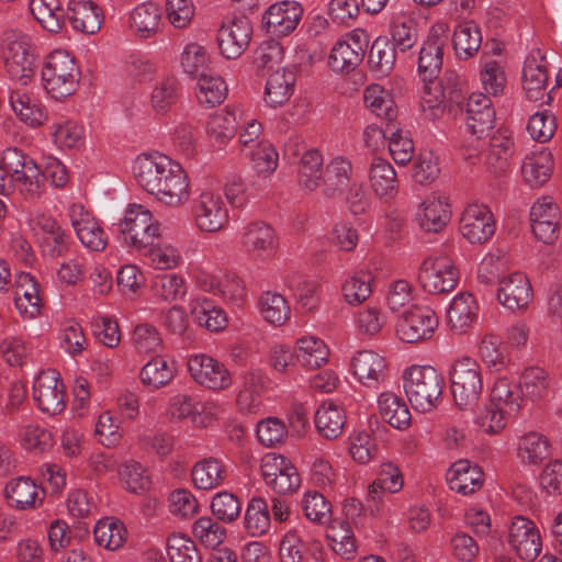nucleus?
<instances>
[{
	"label": "nucleus",
	"mask_w": 562,
	"mask_h": 562,
	"mask_svg": "<svg viewBox=\"0 0 562 562\" xmlns=\"http://www.w3.org/2000/svg\"><path fill=\"white\" fill-rule=\"evenodd\" d=\"M133 172L138 186L166 205L177 206L189 199L186 171L166 155L138 156Z\"/></svg>",
	"instance_id": "f257e3e1"
},
{
	"label": "nucleus",
	"mask_w": 562,
	"mask_h": 562,
	"mask_svg": "<svg viewBox=\"0 0 562 562\" xmlns=\"http://www.w3.org/2000/svg\"><path fill=\"white\" fill-rule=\"evenodd\" d=\"M404 390L416 411L430 412L437 406L445 384L441 373L430 366H412L405 370Z\"/></svg>",
	"instance_id": "f03ea898"
},
{
	"label": "nucleus",
	"mask_w": 562,
	"mask_h": 562,
	"mask_svg": "<svg viewBox=\"0 0 562 562\" xmlns=\"http://www.w3.org/2000/svg\"><path fill=\"white\" fill-rule=\"evenodd\" d=\"M42 79L47 93L55 100H63L77 91L80 69L68 52L56 49L46 57Z\"/></svg>",
	"instance_id": "7ed1b4c3"
},
{
	"label": "nucleus",
	"mask_w": 562,
	"mask_h": 562,
	"mask_svg": "<svg viewBox=\"0 0 562 562\" xmlns=\"http://www.w3.org/2000/svg\"><path fill=\"white\" fill-rule=\"evenodd\" d=\"M464 100V85L457 71L448 69L441 78L424 83L420 105L424 112L429 111L430 117L436 119L447 106L450 112L454 108L462 112Z\"/></svg>",
	"instance_id": "20e7f679"
},
{
	"label": "nucleus",
	"mask_w": 562,
	"mask_h": 562,
	"mask_svg": "<svg viewBox=\"0 0 562 562\" xmlns=\"http://www.w3.org/2000/svg\"><path fill=\"white\" fill-rule=\"evenodd\" d=\"M449 381L458 408L473 411L483 390L481 366L470 357L457 359L449 371Z\"/></svg>",
	"instance_id": "39448f33"
},
{
	"label": "nucleus",
	"mask_w": 562,
	"mask_h": 562,
	"mask_svg": "<svg viewBox=\"0 0 562 562\" xmlns=\"http://www.w3.org/2000/svg\"><path fill=\"white\" fill-rule=\"evenodd\" d=\"M160 224L153 220V214L142 205H133L119 223V237L122 241L135 249H146L155 245L160 236Z\"/></svg>",
	"instance_id": "423d86ee"
},
{
	"label": "nucleus",
	"mask_w": 562,
	"mask_h": 562,
	"mask_svg": "<svg viewBox=\"0 0 562 562\" xmlns=\"http://www.w3.org/2000/svg\"><path fill=\"white\" fill-rule=\"evenodd\" d=\"M439 325L436 312L428 306L413 305L396 323L397 337L408 344L430 339Z\"/></svg>",
	"instance_id": "0eeeda50"
},
{
	"label": "nucleus",
	"mask_w": 562,
	"mask_h": 562,
	"mask_svg": "<svg viewBox=\"0 0 562 562\" xmlns=\"http://www.w3.org/2000/svg\"><path fill=\"white\" fill-rule=\"evenodd\" d=\"M418 281L430 294L447 293L457 286L459 270L448 257L427 258L419 268Z\"/></svg>",
	"instance_id": "6e6552de"
},
{
	"label": "nucleus",
	"mask_w": 562,
	"mask_h": 562,
	"mask_svg": "<svg viewBox=\"0 0 562 562\" xmlns=\"http://www.w3.org/2000/svg\"><path fill=\"white\" fill-rule=\"evenodd\" d=\"M448 31L449 27L446 23H436L430 27L429 34L423 43L417 71L424 83L437 79L441 71Z\"/></svg>",
	"instance_id": "1a4fd4ad"
},
{
	"label": "nucleus",
	"mask_w": 562,
	"mask_h": 562,
	"mask_svg": "<svg viewBox=\"0 0 562 562\" xmlns=\"http://www.w3.org/2000/svg\"><path fill=\"white\" fill-rule=\"evenodd\" d=\"M252 35V25L245 13H234L223 22L217 33L221 54L227 59L239 57L248 47Z\"/></svg>",
	"instance_id": "9d476101"
},
{
	"label": "nucleus",
	"mask_w": 562,
	"mask_h": 562,
	"mask_svg": "<svg viewBox=\"0 0 562 562\" xmlns=\"http://www.w3.org/2000/svg\"><path fill=\"white\" fill-rule=\"evenodd\" d=\"M303 7L295 0H283L271 4L262 15V27L271 37L291 34L300 23Z\"/></svg>",
	"instance_id": "9b49d317"
},
{
	"label": "nucleus",
	"mask_w": 562,
	"mask_h": 562,
	"mask_svg": "<svg viewBox=\"0 0 562 562\" xmlns=\"http://www.w3.org/2000/svg\"><path fill=\"white\" fill-rule=\"evenodd\" d=\"M496 223L490 207L484 204H469L460 218V232L471 244H485L495 234Z\"/></svg>",
	"instance_id": "f8f14e48"
},
{
	"label": "nucleus",
	"mask_w": 562,
	"mask_h": 562,
	"mask_svg": "<svg viewBox=\"0 0 562 562\" xmlns=\"http://www.w3.org/2000/svg\"><path fill=\"white\" fill-rule=\"evenodd\" d=\"M188 370L195 382L211 390H223L232 383V378L226 367L206 355L190 357Z\"/></svg>",
	"instance_id": "ddd939ff"
},
{
	"label": "nucleus",
	"mask_w": 562,
	"mask_h": 562,
	"mask_svg": "<svg viewBox=\"0 0 562 562\" xmlns=\"http://www.w3.org/2000/svg\"><path fill=\"white\" fill-rule=\"evenodd\" d=\"M33 397L44 413L56 415L64 411V384L55 371L38 374L33 385Z\"/></svg>",
	"instance_id": "4468645a"
},
{
	"label": "nucleus",
	"mask_w": 562,
	"mask_h": 562,
	"mask_svg": "<svg viewBox=\"0 0 562 562\" xmlns=\"http://www.w3.org/2000/svg\"><path fill=\"white\" fill-rule=\"evenodd\" d=\"M508 541L517 555L522 560L532 561L541 551V537L533 521L517 516L510 527Z\"/></svg>",
	"instance_id": "2eb2a0df"
},
{
	"label": "nucleus",
	"mask_w": 562,
	"mask_h": 562,
	"mask_svg": "<svg viewBox=\"0 0 562 562\" xmlns=\"http://www.w3.org/2000/svg\"><path fill=\"white\" fill-rule=\"evenodd\" d=\"M70 218L75 232L85 247L92 251H102L108 245V235L98 220L85 211L83 205L70 206Z\"/></svg>",
	"instance_id": "dca6fc26"
},
{
	"label": "nucleus",
	"mask_w": 562,
	"mask_h": 562,
	"mask_svg": "<svg viewBox=\"0 0 562 562\" xmlns=\"http://www.w3.org/2000/svg\"><path fill=\"white\" fill-rule=\"evenodd\" d=\"M196 225L201 231L213 233L222 229L228 221V213L220 195L203 192L194 204Z\"/></svg>",
	"instance_id": "f3484780"
},
{
	"label": "nucleus",
	"mask_w": 562,
	"mask_h": 562,
	"mask_svg": "<svg viewBox=\"0 0 562 562\" xmlns=\"http://www.w3.org/2000/svg\"><path fill=\"white\" fill-rule=\"evenodd\" d=\"M35 56L30 47L22 41H12L8 44L4 55V66L12 80L27 85L35 74Z\"/></svg>",
	"instance_id": "a211bd4d"
},
{
	"label": "nucleus",
	"mask_w": 562,
	"mask_h": 562,
	"mask_svg": "<svg viewBox=\"0 0 562 562\" xmlns=\"http://www.w3.org/2000/svg\"><path fill=\"white\" fill-rule=\"evenodd\" d=\"M549 74L546 65L539 64L535 57L527 58L522 68V87L530 101L550 104L553 100L552 90L547 92Z\"/></svg>",
	"instance_id": "6ab92c4d"
},
{
	"label": "nucleus",
	"mask_w": 562,
	"mask_h": 562,
	"mask_svg": "<svg viewBox=\"0 0 562 562\" xmlns=\"http://www.w3.org/2000/svg\"><path fill=\"white\" fill-rule=\"evenodd\" d=\"M501 304L509 310H522L532 299V288L529 279L521 272L512 273L502 281L497 292Z\"/></svg>",
	"instance_id": "aec40b11"
},
{
	"label": "nucleus",
	"mask_w": 562,
	"mask_h": 562,
	"mask_svg": "<svg viewBox=\"0 0 562 562\" xmlns=\"http://www.w3.org/2000/svg\"><path fill=\"white\" fill-rule=\"evenodd\" d=\"M66 18L72 27L85 34H94L103 23V12L91 0H70Z\"/></svg>",
	"instance_id": "412c9836"
},
{
	"label": "nucleus",
	"mask_w": 562,
	"mask_h": 562,
	"mask_svg": "<svg viewBox=\"0 0 562 562\" xmlns=\"http://www.w3.org/2000/svg\"><path fill=\"white\" fill-rule=\"evenodd\" d=\"M366 49L359 36L338 41L331 49L328 65L336 72L349 74L364 57Z\"/></svg>",
	"instance_id": "4be33fe9"
},
{
	"label": "nucleus",
	"mask_w": 562,
	"mask_h": 562,
	"mask_svg": "<svg viewBox=\"0 0 562 562\" xmlns=\"http://www.w3.org/2000/svg\"><path fill=\"white\" fill-rule=\"evenodd\" d=\"M296 82L295 67L276 69L269 75L265 88V101L271 108L282 106L293 94Z\"/></svg>",
	"instance_id": "5701e85b"
},
{
	"label": "nucleus",
	"mask_w": 562,
	"mask_h": 562,
	"mask_svg": "<svg viewBox=\"0 0 562 562\" xmlns=\"http://www.w3.org/2000/svg\"><path fill=\"white\" fill-rule=\"evenodd\" d=\"M484 473L476 464L469 460L454 462L448 471L450 488L463 495H470L479 491L483 485Z\"/></svg>",
	"instance_id": "b1692460"
},
{
	"label": "nucleus",
	"mask_w": 562,
	"mask_h": 562,
	"mask_svg": "<svg viewBox=\"0 0 562 562\" xmlns=\"http://www.w3.org/2000/svg\"><path fill=\"white\" fill-rule=\"evenodd\" d=\"M552 154L542 149L527 156L521 166V175L530 188H539L549 181L553 172Z\"/></svg>",
	"instance_id": "393cba45"
},
{
	"label": "nucleus",
	"mask_w": 562,
	"mask_h": 562,
	"mask_svg": "<svg viewBox=\"0 0 562 562\" xmlns=\"http://www.w3.org/2000/svg\"><path fill=\"white\" fill-rule=\"evenodd\" d=\"M353 374L364 385L384 380L386 362L383 357L372 350L358 351L351 360Z\"/></svg>",
	"instance_id": "a878e982"
},
{
	"label": "nucleus",
	"mask_w": 562,
	"mask_h": 562,
	"mask_svg": "<svg viewBox=\"0 0 562 562\" xmlns=\"http://www.w3.org/2000/svg\"><path fill=\"white\" fill-rule=\"evenodd\" d=\"M395 61V43L387 36H378L373 41L368 54L370 71L379 78L387 77L393 71Z\"/></svg>",
	"instance_id": "bb28decb"
},
{
	"label": "nucleus",
	"mask_w": 562,
	"mask_h": 562,
	"mask_svg": "<svg viewBox=\"0 0 562 562\" xmlns=\"http://www.w3.org/2000/svg\"><path fill=\"white\" fill-rule=\"evenodd\" d=\"M375 194L385 200L395 198L398 192V180L393 166L383 158H374L369 176Z\"/></svg>",
	"instance_id": "cd10ccee"
},
{
	"label": "nucleus",
	"mask_w": 562,
	"mask_h": 562,
	"mask_svg": "<svg viewBox=\"0 0 562 562\" xmlns=\"http://www.w3.org/2000/svg\"><path fill=\"white\" fill-rule=\"evenodd\" d=\"M352 165L344 157L334 158L322 175L323 192L328 198L340 195L350 182Z\"/></svg>",
	"instance_id": "c85d7f7f"
},
{
	"label": "nucleus",
	"mask_w": 562,
	"mask_h": 562,
	"mask_svg": "<svg viewBox=\"0 0 562 562\" xmlns=\"http://www.w3.org/2000/svg\"><path fill=\"white\" fill-rule=\"evenodd\" d=\"M30 11L41 26L50 33H59L65 25L66 13L60 0H31Z\"/></svg>",
	"instance_id": "c756f323"
},
{
	"label": "nucleus",
	"mask_w": 562,
	"mask_h": 562,
	"mask_svg": "<svg viewBox=\"0 0 562 562\" xmlns=\"http://www.w3.org/2000/svg\"><path fill=\"white\" fill-rule=\"evenodd\" d=\"M420 228L428 233H439L450 220L448 204L440 198H427L416 217Z\"/></svg>",
	"instance_id": "7c9ffc66"
},
{
	"label": "nucleus",
	"mask_w": 562,
	"mask_h": 562,
	"mask_svg": "<svg viewBox=\"0 0 562 562\" xmlns=\"http://www.w3.org/2000/svg\"><path fill=\"white\" fill-rule=\"evenodd\" d=\"M514 154V142L502 132L495 133L490 139V151L486 157L487 169L494 176H501L509 169V159Z\"/></svg>",
	"instance_id": "2f4dec72"
},
{
	"label": "nucleus",
	"mask_w": 562,
	"mask_h": 562,
	"mask_svg": "<svg viewBox=\"0 0 562 562\" xmlns=\"http://www.w3.org/2000/svg\"><path fill=\"white\" fill-rule=\"evenodd\" d=\"M190 314L193 321L210 331H220L227 326L225 312L206 297H199L191 303Z\"/></svg>",
	"instance_id": "473e14b6"
},
{
	"label": "nucleus",
	"mask_w": 562,
	"mask_h": 562,
	"mask_svg": "<svg viewBox=\"0 0 562 562\" xmlns=\"http://www.w3.org/2000/svg\"><path fill=\"white\" fill-rule=\"evenodd\" d=\"M346 415L334 402H325L315 413V426L326 439H336L342 431Z\"/></svg>",
	"instance_id": "72a5a7b5"
},
{
	"label": "nucleus",
	"mask_w": 562,
	"mask_h": 562,
	"mask_svg": "<svg viewBox=\"0 0 562 562\" xmlns=\"http://www.w3.org/2000/svg\"><path fill=\"white\" fill-rule=\"evenodd\" d=\"M380 414L384 422L396 429L411 425V413L406 403L392 392H384L379 397Z\"/></svg>",
	"instance_id": "f704fd0d"
},
{
	"label": "nucleus",
	"mask_w": 562,
	"mask_h": 562,
	"mask_svg": "<svg viewBox=\"0 0 562 562\" xmlns=\"http://www.w3.org/2000/svg\"><path fill=\"white\" fill-rule=\"evenodd\" d=\"M93 536L99 546L108 550H117L126 542L127 529L120 519L105 517L94 526Z\"/></svg>",
	"instance_id": "c9c22d12"
},
{
	"label": "nucleus",
	"mask_w": 562,
	"mask_h": 562,
	"mask_svg": "<svg viewBox=\"0 0 562 562\" xmlns=\"http://www.w3.org/2000/svg\"><path fill=\"white\" fill-rule=\"evenodd\" d=\"M482 35L480 27L473 21L460 23L452 35V46L459 58L468 59L480 48Z\"/></svg>",
	"instance_id": "e433bc0d"
},
{
	"label": "nucleus",
	"mask_w": 562,
	"mask_h": 562,
	"mask_svg": "<svg viewBox=\"0 0 562 562\" xmlns=\"http://www.w3.org/2000/svg\"><path fill=\"white\" fill-rule=\"evenodd\" d=\"M16 183L20 192L27 200H36L43 194V179L41 178V167L37 166L35 160L31 165L20 168L16 173L13 172L8 178V186L13 188Z\"/></svg>",
	"instance_id": "4c0bfd02"
},
{
	"label": "nucleus",
	"mask_w": 562,
	"mask_h": 562,
	"mask_svg": "<svg viewBox=\"0 0 562 562\" xmlns=\"http://www.w3.org/2000/svg\"><path fill=\"white\" fill-rule=\"evenodd\" d=\"M477 317V304L471 293H461L451 303L448 310V319L451 328L463 333Z\"/></svg>",
	"instance_id": "58836bf2"
},
{
	"label": "nucleus",
	"mask_w": 562,
	"mask_h": 562,
	"mask_svg": "<svg viewBox=\"0 0 562 562\" xmlns=\"http://www.w3.org/2000/svg\"><path fill=\"white\" fill-rule=\"evenodd\" d=\"M329 349L323 340L315 337H303L295 347V361L307 369H317L328 361Z\"/></svg>",
	"instance_id": "ea45409f"
},
{
	"label": "nucleus",
	"mask_w": 562,
	"mask_h": 562,
	"mask_svg": "<svg viewBox=\"0 0 562 562\" xmlns=\"http://www.w3.org/2000/svg\"><path fill=\"white\" fill-rule=\"evenodd\" d=\"M36 225L46 234L44 247L52 257H60L69 250V236L61 226L52 217L38 216Z\"/></svg>",
	"instance_id": "a19ab883"
},
{
	"label": "nucleus",
	"mask_w": 562,
	"mask_h": 562,
	"mask_svg": "<svg viewBox=\"0 0 562 562\" xmlns=\"http://www.w3.org/2000/svg\"><path fill=\"white\" fill-rule=\"evenodd\" d=\"M175 374V362H168L164 357L157 356L142 368L139 376L144 385L159 389L167 385Z\"/></svg>",
	"instance_id": "79ce46f5"
},
{
	"label": "nucleus",
	"mask_w": 562,
	"mask_h": 562,
	"mask_svg": "<svg viewBox=\"0 0 562 562\" xmlns=\"http://www.w3.org/2000/svg\"><path fill=\"white\" fill-rule=\"evenodd\" d=\"M224 467L215 458H206L194 464L192 482L199 490H212L224 481Z\"/></svg>",
	"instance_id": "37998d69"
},
{
	"label": "nucleus",
	"mask_w": 562,
	"mask_h": 562,
	"mask_svg": "<svg viewBox=\"0 0 562 562\" xmlns=\"http://www.w3.org/2000/svg\"><path fill=\"white\" fill-rule=\"evenodd\" d=\"M4 496L11 507L25 509L34 507L37 496L36 484L29 477H19L4 487Z\"/></svg>",
	"instance_id": "c03bdc74"
},
{
	"label": "nucleus",
	"mask_w": 562,
	"mask_h": 562,
	"mask_svg": "<svg viewBox=\"0 0 562 562\" xmlns=\"http://www.w3.org/2000/svg\"><path fill=\"white\" fill-rule=\"evenodd\" d=\"M158 4L148 1L137 5L131 13V27L142 37L156 33L160 21Z\"/></svg>",
	"instance_id": "a18cd8bd"
},
{
	"label": "nucleus",
	"mask_w": 562,
	"mask_h": 562,
	"mask_svg": "<svg viewBox=\"0 0 562 562\" xmlns=\"http://www.w3.org/2000/svg\"><path fill=\"white\" fill-rule=\"evenodd\" d=\"M241 243L248 251L273 250L277 247L274 229L263 222H254L246 228Z\"/></svg>",
	"instance_id": "49530a36"
},
{
	"label": "nucleus",
	"mask_w": 562,
	"mask_h": 562,
	"mask_svg": "<svg viewBox=\"0 0 562 562\" xmlns=\"http://www.w3.org/2000/svg\"><path fill=\"white\" fill-rule=\"evenodd\" d=\"M195 79L199 80L198 99L201 103L215 106L224 101L227 94V86L224 79L215 74L213 68Z\"/></svg>",
	"instance_id": "de8ad7c7"
},
{
	"label": "nucleus",
	"mask_w": 562,
	"mask_h": 562,
	"mask_svg": "<svg viewBox=\"0 0 562 562\" xmlns=\"http://www.w3.org/2000/svg\"><path fill=\"white\" fill-rule=\"evenodd\" d=\"M327 539L331 549L346 560H352L356 554V539L349 528V524L344 520H333L329 526Z\"/></svg>",
	"instance_id": "09e8293b"
},
{
	"label": "nucleus",
	"mask_w": 562,
	"mask_h": 562,
	"mask_svg": "<svg viewBox=\"0 0 562 562\" xmlns=\"http://www.w3.org/2000/svg\"><path fill=\"white\" fill-rule=\"evenodd\" d=\"M270 527V513L267 502L259 496L250 499L245 513V529L251 537L265 535Z\"/></svg>",
	"instance_id": "8fccbe9b"
},
{
	"label": "nucleus",
	"mask_w": 562,
	"mask_h": 562,
	"mask_svg": "<svg viewBox=\"0 0 562 562\" xmlns=\"http://www.w3.org/2000/svg\"><path fill=\"white\" fill-rule=\"evenodd\" d=\"M383 139L389 140V150L396 164L405 166L412 160L414 155L413 139L403 135L400 126L391 124L389 127H384Z\"/></svg>",
	"instance_id": "3c124183"
},
{
	"label": "nucleus",
	"mask_w": 562,
	"mask_h": 562,
	"mask_svg": "<svg viewBox=\"0 0 562 562\" xmlns=\"http://www.w3.org/2000/svg\"><path fill=\"white\" fill-rule=\"evenodd\" d=\"M288 286L293 291L299 307L304 312H313L319 304L317 290L319 284L316 281L307 280L299 274L290 276L286 280Z\"/></svg>",
	"instance_id": "603ef678"
},
{
	"label": "nucleus",
	"mask_w": 562,
	"mask_h": 562,
	"mask_svg": "<svg viewBox=\"0 0 562 562\" xmlns=\"http://www.w3.org/2000/svg\"><path fill=\"white\" fill-rule=\"evenodd\" d=\"M10 104L16 116L30 126H40L46 120L42 105L32 102L25 93L12 91L10 93Z\"/></svg>",
	"instance_id": "864d4df0"
},
{
	"label": "nucleus",
	"mask_w": 562,
	"mask_h": 562,
	"mask_svg": "<svg viewBox=\"0 0 562 562\" xmlns=\"http://www.w3.org/2000/svg\"><path fill=\"white\" fill-rule=\"evenodd\" d=\"M181 67L193 79L203 76L204 72L213 68L205 47L196 43H190L186 46L181 55Z\"/></svg>",
	"instance_id": "5fc2aeb1"
},
{
	"label": "nucleus",
	"mask_w": 562,
	"mask_h": 562,
	"mask_svg": "<svg viewBox=\"0 0 562 562\" xmlns=\"http://www.w3.org/2000/svg\"><path fill=\"white\" fill-rule=\"evenodd\" d=\"M323 156L317 149L306 150L301 158V166L299 169L300 184L310 191H313L319 186L322 171Z\"/></svg>",
	"instance_id": "6e6d98bb"
},
{
	"label": "nucleus",
	"mask_w": 562,
	"mask_h": 562,
	"mask_svg": "<svg viewBox=\"0 0 562 562\" xmlns=\"http://www.w3.org/2000/svg\"><path fill=\"white\" fill-rule=\"evenodd\" d=\"M390 38L395 48L404 53L412 49L418 41V22L409 16H398L392 22Z\"/></svg>",
	"instance_id": "4d7b16f0"
},
{
	"label": "nucleus",
	"mask_w": 562,
	"mask_h": 562,
	"mask_svg": "<svg viewBox=\"0 0 562 562\" xmlns=\"http://www.w3.org/2000/svg\"><path fill=\"white\" fill-rule=\"evenodd\" d=\"M167 553L170 562H202V555L195 542L181 533H172L168 538Z\"/></svg>",
	"instance_id": "13d9d810"
},
{
	"label": "nucleus",
	"mask_w": 562,
	"mask_h": 562,
	"mask_svg": "<svg viewBox=\"0 0 562 562\" xmlns=\"http://www.w3.org/2000/svg\"><path fill=\"white\" fill-rule=\"evenodd\" d=\"M260 310L267 322L272 325H283L290 316V306L283 295L265 292L260 297Z\"/></svg>",
	"instance_id": "bf43d9fd"
},
{
	"label": "nucleus",
	"mask_w": 562,
	"mask_h": 562,
	"mask_svg": "<svg viewBox=\"0 0 562 562\" xmlns=\"http://www.w3.org/2000/svg\"><path fill=\"white\" fill-rule=\"evenodd\" d=\"M237 131L236 119L233 113L213 114L206 124V133L214 144L220 147L232 139Z\"/></svg>",
	"instance_id": "052dcab7"
},
{
	"label": "nucleus",
	"mask_w": 562,
	"mask_h": 562,
	"mask_svg": "<svg viewBox=\"0 0 562 562\" xmlns=\"http://www.w3.org/2000/svg\"><path fill=\"white\" fill-rule=\"evenodd\" d=\"M153 291L156 297L172 302L186 294L184 280L175 273L156 276L153 282Z\"/></svg>",
	"instance_id": "680f3d73"
},
{
	"label": "nucleus",
	"mask_w": 562,
	"mask_h": 562,
	"mask_svg": "<svg viewBox=\"0 0 562 562\" xmlns=\"http://www.w3.org/2000/svg\"><path fill=\"white\" fill-rule=\"evenodd\" d=\"M302 508L305 517L321 525L326 524L330 519L331 505L326 501L323 494L317 491H308L302 501Z\"/></svg>",
	"instance_id": "e2e57ef3"
},
{
	"label": "nucleus",
	"mask_w": 562,
	"mask_h": 562,
	"mask_svg": "<svg viewBox=\"0 0 562 562\" xmlns=\"http://www.w3.org/2000/svg\"><path fill=\"white\" fill-rule=\"evenodd\" d=\"M212 514L223 522L235 521L241 512L239 498L231 492L215 494L211 503Z\"/></svg>",
	"instance_id": "0e129e2a"
},
{
	"label": "nucleus",
	"mask_w": 562,
	"mask_h": 562,
	"mask_svg": "<svg viewBox=\"0 0 562 562\" xmlns=\"http://www.w3.org/2000/svg\"><path fill=\"white\" fill-rule=\"evenodd\" d=\"M370 273L361 272L360 274L352 276L341 286L344 297L350 305H359L364 302L371 294Z\"/></svg>",
	"instance_id": "69168bd1"
},
{
	"label": "nucleus",
	"mask_w": 562,
	"mask_h": 562,
	"mask_svg": "<svg viewBox=\"0 0 562 562\" xmlns=\"http://www.w3.org/2000/svg\"><path fill=\"white\" fill-rule=\"evenodd\" d=\"M193 535L202 544L215 549L226 537V530L211 517H200L193 525Z\"/></svg>",
	"instance_id": "338daca9"
},
{
	"label": "nucleus",
	"mask_w": 562,
	"mask_h": 562,
	"mask_svg": "<svg viewBox=\"0 0 562 562\" xmlns=\"http://www.w3.org/2000/svg\"><path fill=\"white\" fill-rule=\"evenodd\" d=\"M179 82L176 78H167L151 93V105L157 113L168 112L179 100Z\"/></svg>",
	"instance_id": "774afa93"
}]
</instances>
